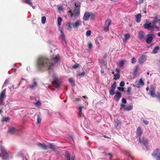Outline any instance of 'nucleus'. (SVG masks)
Segmentation results:
<instances>
[{"instance_id":"1","label":"nucleus","mask_w":160,"mask_h":160,"mask_svg":"<svg viewBox=\"0 0 160 160\" xmlns=\"http://www.w3.org/2000/svg\"><path fill=\"white\" fill-rule=\"evenodd\" d=\"M50 60L52 62H51L50 60L46 57H41L39 58L37 60V65L39 70L44 71L52 69L54 64L60 60V57L58 54L56 55H53L51 56Z\"/></svg>"},{"instance_id":"2","label":"nucleus","mask_w":160,"mask_h":160,"mask_svg":"<svg viewBox=\"0 0 160 160\" xmlns=\"http://www.w3.org/2000/svg\"><path fill=\"white\" fill-rule=\"evenodd\" d=\"M0 151V157L2 158V160H8L9 159V153L7 152L5 148L1 146Z\"/></svg>"},{"instance_id":"3","label":"nucleus","mask_w":160,"mask_h":160,"mask_svg":"<svg viewBox=\"0 0 160 160\" xmlns=\"http://www.w3.org/2000/svg\"><path fill=\"white\" fill-rule=\"evenodd\" d=\"M52 77L53 79L52 84L56 88H59L62 83L61 80L59 79L58 77L55 75H53Z\"/></svg>"},{"instance_id":"4","label":"nucleus","mask_w":160,"mask_h":160,"mask_svg":"<svg viewBox=\"0 0 160 160\" xmlns=\"http://www.w3.org/2000/svg\"><path fill=\"white\" fill-rule=\"evenodd\" d=\"M75 8L73 10L74 16L77 17L79 16L80 14V3H75Z\"/></svg>"},{"instance_id":"5","label":"nucleus","mask_w":160,"mask_h":160,"mask_svg":"<svg viewBox=\"0 0 160 160\" xmlns=\"http://www.w3.org/2000/svg\"><path fill=\"white\" fill-rule=\"evenodd\" d=\"M152 155L153 157L156 158V160H160V149L156 148L153 151Z\"/></svg>"},{"instance_id":"6","label":"nucleus","mask_w":160,"mask_h":160,"mask_svg":"<svg viewBox=\"0 0 160 160\" xmlns=\"http://www.w3.org/2000/svg\"><path fill=\"white\" fill-rule=\"evenodd\" d=\"M6 88L3 89V91L0 93V105H4V99L6 97Z\"/></svg>"},{"instance_id":"7","label":"nucleus","mask_w":160,"mask_h":160,"mask_svg":"<svg viewBox=\"0 0 160 160\" xmlns=\"http://www.w3.org/2000/svg\"><path fill=\"white\" fill-rule=\"evenodd\" d=\"M94 16V14L93 13H90L88 12H86L85 13L83 18L84 21H87L89 19L90 17L91 18L93 19Z\"/></svg>"},{"instance_id":"8","label":"nucleus","mask_w":160,"mask_h":160,"mask_svg":"<svg viewBox=\"0 0 160 160\" xmlns=\"http://www.w3.org/2000/svg\"><path fill=\"white\" fill-rule=\"evenodd\" d=\"M147 38L146 39V42L147 43H150L152 41L153 38L155 37L153 33L149 34L147 35Z\"/></svg>"},{"instance_id":"9","label":"nucleus","mask_w":160,"mask_h":160,"mask_svg":"<svg viewBox=\"0 0 160 160\" xmlns=\"http://www.w3.org/2000/svg\"><path fill=\"white\" fill-rule=\"evenodd\" d=\"M111 21L109 18H108L106 20L103 29L104 31L107 32L108 31L109 27V25L111 24Z\"/></svg>"},{"instance_id":"10","label":"nucleus","mask_w":160,"mask_h":160,"mask_svg":"<svg viewBox=\"0 0 160 160\" xmlns=\"http://www.w3.org/2000/svg\"><path fill=\"white\" fill-rule=\"evenodd\" d=\"M144 28L147 29H150V30H152L153 29V26L151 25V23L150 22H148V21L143 24Z\"/></svg>"},{"instance_id":"11","label":"nucleus","mask_w":160,"mask_h":160,"mask_svg":"<svg viewBox=\"0 0 160 160\" xmlns=\"http://www.w3.org/2000/svg\"><path fill=\"white\" fill-rule=\"evenodd\" d=\"M150 93L151 96L153 98H155L156 96L155 94V88L152 84L150 86Z\"/></svg>"},{"instance_id":"12","label":"nucleus","mask_w":160,"mask_h":160,"mask_svg":"<svg viewBox=\"0 0 160 160\" xmlns=\"http://www.w3.org/2000/svg\"><path fill=\"white\" fill-rule=\"evenodd\" d=\"M116 87V82L114 81L113 84L111 86V89L109 91L110 94L111 95H114L115 94L114 90Z\"/></svg>"},{"instance_id":"13","label":"nucleus","mask_w":160,"mask_h":160,"mask_svg":"<svg viewBox=\"0 0 160 160\" xmlns=\"http://www.w3.org/2000/svg\"><path fill=\"white\" fill-rule=\"evenodd\" d=\"M121 108H123L125 110L127 111H130L133 108L132 106H127L126 105L123 104L122 103L120 105Z\"/></svg>"},{"instance_id":"14","label":"nucleus","mask_w":160,"mask_h":160,"mask_svg":"<svg viewBox=\"0 0 160 160\" xmlns=\"http://www.w3.org/2000/svg\"><path fill=\"white\" fill-rule=\"evenodd\" d=\"M139 141L141 143L143 144L144 145L146 146L148 145V141L147 139L144 137L141 138H139Z\"/></svg>"},{"instance_id":"15","label":"nucleus","mask_w":160,"mask_h":160,"mask_svg":"<svg viewBox=\"0 0 160 160\" xmlns=\"http://www.w3.org/2000/svg\"><path fill=\"white\" fill-rule=\"evenodd\" d=\"M146 56L145 55H142L138 59V62L140 64H142L146 60Z\"/></svg>"},{"instance_id":"16","label":"nucleus","mask_w":160,"mask_h":160,"mask_svg":"<svg viewBox=\"0 0 160 160\" xmlns=\"http://www.w3.org/2000/svg\"><path fill=\"white\" fill-rule=\"evenodd\" d=\"M121 97V93L119 92H116V94L114 96V99L116 101L118 102Z\"/></svg>"},{"instance_id":"17","label":"nucleus","mask_w":160,"mask_h":160,"mask_svg":"<svg viewBox=\"0 0 160 160\" xmlns=\"http://www.w3.org/2000/svg\"><path fill=\"white\" fill-rule=\"evenodd\" d=\"M158 19L157 18V17L156 16L155 17H154V19L152 21V26H153V29L154 28L157 29L159 30V28L158 26L155 25L156 22H158Z\"/></svg>"},{"instance_id":"18","label":"nucleus","mask_w":160,"mask_h":160,"mask_svg":"<svg viewBox=\"0 0 160 160\" xmlns=\"http://www.w3.org/2000/svg\"><path fill=\"white\" fill-rule=\"evenodd\" d=\"M82 25L81 22L79 20L76 21L72 25V26L74 28H77L79 26Z\"/></svg>"},{"instance_id":"19","label":"nucleus","mask_w":160,"mask_h":160,"mask_svg":"<svg viewBox=\"0 0 160 160\" xmlns=\"http://www.w3.org/2000/svg\"><path fill=\"white\" fill-rule=\"evenodd\" d=\"M145 33L143 31H140L138 32V36L139 39L140 40H142L144 39V37Z\"/></svg>"},{"instance_id":"20","label":"nucleus","mask_w":160,"mask_h":160,"mask_svg":"<svg viewBox=\"0 0 160 160\" xmlns=\"http://www.w3.org/2000/svg\"><path fill=\"white\" fill-rule=\"evenodd\" d=\"M65 156L67 158V160H71L70 154L68 151L66 152ZM75 156L72 155V157L71 160H75Z\"/></svg>"},{"instance_id":"21","label":"nucleus","mask_w":160,"mask_h":160,"mask_svg":"<svg viewBox=\"0 0 160 160\" xmlns=\"http://www.w3.org/2000/svg\"><path fill=\"white\" fill-rule=\"evenodd\" d=\"M142 133V131L141 128L140 127H138L137 130V135L138 137L140 138Z\"/></svg>"},{"instance_id":"22","label":"nucleus","mask_w":160,"mask_h":160,"mask_svg":"<svg viewBox=\"0 0 160 160\" xmlns=\"http://www.w3.org/2000/svg\"><path fill=\"white\" fill-rule=\"evenodd\" d=\"M38 145L41 148L44 150H46L48 149V146L46 145L45 144H42L40 142L38 143Z\"/></svg>"},{"instance_id":"23","label":"nucleus","mask_w":160,"mask_h":160,"mask_svg":"<svg viewBox=\"0 0 160 160\" xmlns=\"http://www.w3.org/2000/svg\"><path fill=\"white\" fill-rule=\"evenodd\" d=\"M17 131V129L15 128L11 127L9 128L8 132L10 134H14Z\"/></svg>"},{"instance_id":"24","label":"nucleus","mask_w":160,"mask_h":160,"mask_svg":"<svg viewBox=\"0 0 160 160\" xmlns=\"http://www.w3.org/2000/svg\"><path fill=\"white\" fill-rule=\"evenodd\" d=\"M141 14H138L135 16V20L137 22H139L141 21Z\"/></svg>"},{"instance_id":"25","label":"nucleus","mask_w":160,"mask_h":160,"mask_svg":"<svg viewBox=\"0 0 160 160\" xmlns=\"http://www.w3.org/2000/svg\"><path fill=\"white\" fill-rule=\"evenodd\" d=\"M84 108V107L80 106L78 108V116L79 117H82V116L84 115L82 113V109Z\"/></svg>"},{"instance_id":"26","label":"nucleus","mask_w":160,"mask_h":160,"mask_svg":"<svg viewBox=\"0 0 160 160\" xmlns=\"http://www.w3.org/2000/svg\"><path fill=\"white\" fill-rule=\"evenodd\" d=\"M25 2L29 5L33 9H35V7L32 5V2H31L30 0H26L25 1Z\"/></svg>"},{"instance_id":"27","label":"nucleus","mask_w":160,"mask_h":160,"mask_svg":"<svg viewBox=\"0 0 160 160\" xmlns=\"http://www.w3.org/2000/svg\"><path fill=\"white\" fill-rule=\"evenodd\" d=\"M125 38L123 39V42H126L127 40L130 37V35L129 33H126L124 35Z\"/></svg>"},{"instance_id":"28","label":"nucleus","mask_w":160,"mask_h":160,"mask_svg":"<svg viewBox=\"0 0 160 160\" xmlns=\"http://www.w3.org/2000/svg\"><path fill=\"white\" fill-rule=\"evenodd\" d=\"M48 146V149L50 148L52 150L55 151L56 149L55 146L53 143H50Z\"/></svg>"},{"instance_id":"29","label":"nucleus","mask_w":160,"mask_h":160,"mask_svg":"<svg viewBox=\"0 0 160 160\" xmlns=\"http://www.w3.org/2000/svg\"><path fill=\"white\" fill-rule=\"evenodd\" d=\"M126 61L124 60H121L119 62V65L120 67H122L124 66V63Z\"/></svg>"},{"instance_id":"30","label":"nucleus","mask_w":160,"mask_h":160,"mask_svg":"<svg viewBox=\"0 0 160 160\" xmlns=\"http://www.w3.org/2000/svg\"><path fill=\"white\" fill-rule=\"evenodd\" d=\"M160 48L159 46L155 47L153 50V52L154 54H156L158 53V51L159 50Z\"/></svg>"},{"instance_id":"31","label":"nucleus","mask_w":160,"mask_h":160,"mask_svg":"<svg viewBox=\"0 0 160 160\" xmlns=\"http://www.w3.org/2000/svg\"><path fill=\"white\" fill-rule=\"evenodd\" d=\"M62 18L60 17H59L58 18L57 21H58V26H60L61 25V22L62 21Z\"/></svg>"},{"instance_id":"32","label":"nucleus","mask_w":160,"mask_h":160,"mask_svg":"<svg viewBox=\"0 0 160 160\" xmlns=\"http://www.w3.org/2000/svg\"><path fill=\"white\" fill-rule=\"evenodd\" d=\"M114 79L117 80L119 79L120 78V75L119 73L114 74Z\"/></svg>"},{"instance_id":"33","label":"nucleus","mask_w":160,"mask_h":160,"mask_svg":"<svg viewBox=\"0 0 160 160\" xmlns=\"http://www.w3.org/2000/svg\"><path fill=\"white\" fill-rule=\"evenodd\" d=\"M68 80L71 82V84L72 86H75V82L71 78H69Z\"/></svg>"},{"instance_id":"34","label":"nucleus","mask_w":160,"mask_h":160,"mask_svg":"<svg viewBox=\"0 0 160 160\" xmlns=\"http://www.w3.org/2000/svg\"><path fill=\"white\" fill-rule=\"evenodd\" d=\"M92 47V42H89L88 43V47L89 49H91Z\"/></svg>"},{"instance_id":"35","label":"nucleus","mask_w":160,"mask_h":160,"mask_svg":"<svg viewBox=\"0 0 160 160\" xmlns=\"http://www.w3.org/2000/svg\"><path fill=\"white\" fill-rule=\"evenodd\" d=\"M9 120H10V118L8 117H3L2 118V121L3 122H7V121H9Z\"/></svg>"},{"instance_id":"36","label":"nucleus","mask_w":160,"mask_h":160,"mask_svg":"<svg viewBox=\"0 0 160 160\" xmlns=\"http://www.w3.org/2000/svg\"><path fill=\"white\" fill-rule=\"evenodd\" d=\"M42 24H44L46 20V18L45 16H43L42 17Z\"/></svg>"},{"instance_id":"37","label":"nucleus","mask_w":160,"mask_h":160,"mask_svg":"<svg viewBox=\"0 0 160 160\" xmlns=\"http://www.w3.org/2000/svg\"><path fill=\"white\" fill-rule=\"evenodd\" d=\"M91 32L90 30H88L87 31L86 33V35L87 36H89L91 34Z\"/></svg>"},{"instance_id":"38","label":"nucleus","mask_w":160,"mask_h":160,"mask_svg":"<svg viewBox=\"0 0 160 160\" xmlns=\"http://www.w3.org/2000/svg\"><path fill=\"white\" fill-rule=\"evenodd\" d=\"M139 83H140V84L142 86H143L144 84V82L142 78H141L140 79Z\"/></svg>"},{"instance_id":"39","label":"nucleus","mask_w":160,"mask_h":160,"mask_svg":"<svg viewBox=\"0 0 160 160\" xmlns=\"http://www.w3.org/2000/svg\"><path fill=\"white\" fill-rule=\"evenodd\" d=\"M155 97L157 98L160 102V92H158L157 95H156Z\"/></svg>"},{"instance_id":"40","label":"nucleus","mask_w":160,"mask_h":160,"mask_svg":"<svg viewBox=\"0 0 160 160\" xmlns=\"http://www.w3.org/2000/svg\"><path fill=\"white\" fill-rule=\"evenodd\" d=\"M61 37H62V38L64 40H65V36H64V35L63 33V32L61 31Z\"/></svg>"},{"instance_id":"41","label":"nucleus","mask_w":160,"mask_h":160,"mask_svg":"<svg viewBox=\"0 0 160 160\" xmlns=\"http://www.w3.org/2000/svg\"><path fill=\"white\" fill-rule=\"evenodd\" d=\"M37 122L38 123H40L41 122V119L40 118V117L38 115Z\"/></svg>"},{"instance_id":"42","label":"nucleus","mask_w":160,"mask_h":160,"mask_svg":"<svg viewBox=\"0 0 160 160\" xmlns=\"http://www.w3.org/2000/svg\"><path fill=\"white\" fill-rule=\"evenodd\" d=\"M136 62V59L135 58H133L132 59V64H134Z\"/></svg>"},{"instance_id":"43","label":"nucleus","mask_w":160,"mask_h":160,"mask_svg":"<svg viewBox=\"0 0 160 160\" xmlns=\"http://www.w3.org/2000/svg\"><path fill=\"white\" fill-rule=\"evenodd\" d=\"M124 85H125V82H124V81H122L120 83V86L121 87H122L124 86Z\"/></svg>"},{"instance_id":"44","label":"nucleus","mask_w":160,"mask_h":160,"mask_svg":"<svg viewBox=\"0 0 160 160\" xmlns=\"http://www.w3.org/2000/svg\"><path fill=\"white\" fill-rule=\"evenodd\" d=\"M79 64H76L72 67V68L76 69L78 67Z\"/></svg>"},{"instance_id":"45","label":"nucleus","mask_w":160,"mask_h":160,"mask_svg":"<svg viewBox=\"0 0 160 160\" xmlns=\"http://www.w3.org/2000/svg\"><path fill=\"white\" fill-rule=\"evenodd\" d=\"M132 90V88L130 87H129L128 88L127 90V92L129 93H130Z\"/></svg>"},{"instance_id":"46","label":"nucleus","mask_w":160,"mask_h":160,"mask_svg":"<svg viewBox=\"0 0 160 160\" xmlns=\"http://www.w3.org/2000/svg\"><path fill=\"white\" fill-rule=\"evenodd\" d=\"M98 41H101L103 39V37L102 36H99L97 39Z\"/></svg>"},{"instance_id":"47","label":"nucleus","mask_w":160,"mask_h":160,"mask_svg":"<svg viewBox=\"0 0 160 160\" xmlns=\"http://www.w3.org/2000/svg\"><path fill=\"white\" fill-rule=\"evenodd\" d=\"M117 88L119 90H121L122 91H123L124 90V88L123 87H118Z\"/></svg>"},{"instance_id":"48","label":"nucleus","mask_w":160,"mask_h":160,"mask_svg":"<svg viewBox=\"0 0 160 160\" xmlns=\"http://www.w3.org/2000/svg\"><path fill=\"white\" fill-rule=\"evenodd\" d=\"M68 12L70 13L71 17L74 16L73 13H72L71 10H69L68 11Z\"/></svg>"},{"instance_id":"49","label":"nucleus","mask_w":160,"mask_h":160,"mask_svg":"<svg viewBox=\"0 0 160 160\" xmlns=\"http://www.w3.org/2000/svg\"><path fill=\"white\" fill-rule=\"evenodd\" d=\"M35 104L37 106H40L41 104V102L38 101L35 103Z\"/></svg>"},{"instance_id":"50","label":"nucleus","mask_w":160,"mask_h":160,"mask_svg":"<svg viewBox=\"0 0 160 160\" xmlns=\"http://www.w3.org/2000/svg\"><path fill=\"white\" fill-rule=\"evenodd\" d=\"M122 102L124 104H126L127 103V101L125 98H123L122 99Z\"/></svg>"},{"instance_id":"51","label":"nucleus","mask_w":160,"mask_h":160,"mask_svg":"<svg viewBox=\"0 0 160 160\" xmlns=\"http://www.w3.org/2000/svg\"><path fill=\"white\" fill-rule=\"evenodd\" d=\"M85 74V73L84 72H83L81 73H80L79 74V76H84Z\"/></svg>"},{"instance_id":"52","label":"nucleus","mask_w":160,"mask_h":160,"mask_svg":"<svg viewBox=\"0 0 160 160\" xmlns=\"http://www.w3.org/2000/svg\"><path fill=\"white\" fill-rule=\"evenodd\" d=\"M143 122L146 125H147L148 124V122L146 120H143Z\"/></svg>"},{"instance_id":"53","label":"nucleus","mask_w":160,"mask_h":160,"mask_svg":"<svg viewBox=\"0 0 160 160\" xmlns=\"http://www.w3.org/2000/svg\"><path fill=\"white\" fill-rule=\"evenodd\" d=\"M95 43L97 45H99V42L98 40L97 39L95 41Z\"/></svg>"},{"instance_id":"54","label":"nucleus","mask_w":160,"mask_h":160,"mask_svg":"<svg viewBox=\"0 0 160 160\" xmlns=\"http://www.w3.org/2000/svg\"><path fill=\"white\" fill-rule=\"evenodd\" d=\"M81 100V99L79 98H77L75 99V101L76 102H78Z\"/></svg>"},{"instance_id":"55","label":"nucleus","mask_w":160,"mask_h":160,"mask_svg":"<svg viewBox=\"0 0 160 160\" xmlns=\"http://www.w3.org/2000/svg\"><path fill=\"white\" fill-rule=\"evenodd\" d=\"M35 86V85H31L30 86V88L32 89L34 88Z\"/></svg>"},{"instance_id":"56","label":"nucleus","mask_w":160,"mask_h":160,"mask_svg":"<svg viewBox=\"0 0 160 160\" xmlns=\"http://www.w3.org/2000/svg\"><path fill=\"white\" fill-rule=\"evenodd\" d=\"M115 71L118 73L120 71L117 68L116 69Z\"/></svg>"},{"instance_id":"57","label":"nucleus","mask_w":160,"mask_h":160,"mask_svg":"<svg viewBox=\"0 0 160 160\" xmlns=\"http://www.w3.org/2000/svg\"><path fill=\"white\" fill-rule=\"evenodd\" d=\"M101 73H103L104 72V69H103V68H102L101 69Z\"/></svg>"},{"instance_id":"58","label":"nucleus","mask_w":160,"mask_h":160,"mask_svg":"<svg viewBox=\"0 0 160 160\" xmlns=\"http://www.w3.org/2000/svg\"><path fill=\"white\" fill-rule=\"evenodd\" d=\"M8 82V80H6L4 82V84L5 85L7 84Z\"/></svg>"},{"instance_id":"59","label":"nucleus","mask_w":160,"mask_h":160,"mask_svg":"<svg viewBox=\"0 0 160 160\" xmlns=\"http://www.w3.org/2000/svg\"><path fill=\"white\" fill-rule=\"evenodd\" d=\"M115 123L116 124V125L117 126H118L119 123L117 121H115Z\"/></svg>"},{"instance_id":"60","label":"nucleus","mask_w":160,"mask_h":160,"mask_svg":"<svg viewBox=\"0 0 160 160\" xmlns=\"http://www.w3.org/2000/svg\"><path fill=\"white\" fill-rule=\"evenodd\" d=\"M33 85H35V86H36V85H37V83L35 81H34V83H33Z\"/></svg>"},{"instance_id":"61","label":"nucleus","mask_w":160,"mask_h":160,"mask_svg":"<svg viewBox=\"0 0 160 160\" xmlns=\"http://www.w3.org/2000/svg\"><path fill=\"white\" fill-rule=\"evenodd\" d=\"M58 9L60 10H62V7H59L58 8Z\"/></svg>"},{"instance_id":"62","label":"nucleus","mask_w":160,"mask_h":160,"mask_svg":"<svg viewBox=\"0 0 160 160\" xmlns=\"http://www.w3.org/2000/svg\"><path fill=\"white\" fill-rule=\"evenodd\" d=\"M108 155H110L111 158L112 157V155L111 154L109 153L108 154Z\"/></svg>"},{"instance_id":"63","label":"nucleus","mask_w":160,"mask_h":160,"mask_svg":"<svg viewBox=\"0 0 160 160\" xmlns=\"http://www.w3.org/2000/svg\"><path fill=\"white\" fill-rule=\"evenodd\" d=\"M157 22H158L159 23H160V19H158Z\"/></svg>"},{"instance_id":"64","label":"nucleus","mask_w":160,"mask_h":160,"mask_svg":"<svg viewBox=\"0 0 160 160\" xmlns=\"http://www.w3.org/2000/svg\"><path fill=\"white\" fill-rule=\"evenodd\" d=\"M158 36L160 37V32H159L158 33Z\"/></svg>"}]
</instances>
